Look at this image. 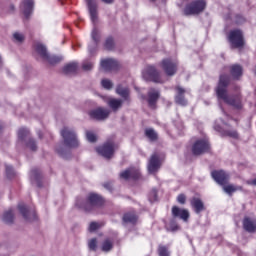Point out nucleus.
Wrapping results in <instances>:
<instances>
[{
  "mask_svg": "<svg viewBox=\"0 0 256 256\" xmlns=\"http://www.w3.org/2000/svg\"><path fill=\"white\" fill-rule=\"evenodd\" d=\"M108 105H109V107H111V109H113V111H117L119 109V107H121V105H123V101H121L119 99L111 98L108 101Z\"/></svg>",
  "mask_w": 256,
  "mask_h": 256,
  "instance_id": "nucleus-25",
  "label": "nucleus"
},
{
  "mask_svg": "<svg viewBox=\"0 0 256 256\" xmlns=\"http://www.w3.org/2000/svg\"><path fill=\"white\" fill-rule=\"evenodd\" d=\"M209 151V141L207 139H201L194 143L192 147V153L194 155H203Z\"/></svg>",
  "mask_w": 256,
  "mask_h": 256,
  "instance_id": "nucleus-8",
  "label": "nucleus"
},
{
  "mask_svg": "<svg viewBox=\"0 0 256 256\" xmlns=\"http://www.w3.org/2000/svg\"><path fill=\"white\" fill-rule=\"evenodd\" d=\"M6 173H7L8 177H11V175H13V167L6 166Z\"/></svg>",
  "mask_w": 256,
  "mask_h": 256,
  "instance_id": "nucleus-45",
  "label": "nucleus"
},
{
  "mask_svg": "<svg viewBox=\"0 0 256 256\" xmlns=\"http://www.w3.org/2000/svg\"><path fill=\"white\" fill-rule=\"evenodd\" d=\"M172 214L174 217H179L183 221H187V219H189V211L186 209H181L177 206L172 208Z\"/></svg>",
  "mask_w": 256,
  "mask_h": 256,
  "instance_id": "nucleus-16",
  "label": "nucleus"
},
{
  "mask_svg": "<svg viewBox=\"0 0 256 256\" xmlns=\"http://www.w3.org/2000/svg\"><path fill=\"white\" fill-rule=\"evenodd\" d=\"M243 227L248 233H255L256 231V219L246 217L243 220Z\"/></svg>",
  "mask_w": 256,
  "mask_h": 256,
  "instance_id": "nucleus-13",
  "label": "nucleus"
},
{
  "mask_svg": "<svg viewBox=\"0 0 256 256\" xmlns=\"http://www.w3.org/2000/svg\"><path fill=\"white\" fill-rule=\"evenodd\" d=\"M117 61L108 58L101 61V67L104 69V71H113V69H117L118 67Z\"/></svg>",
  "mask_w": 256,
  "mask_h": 256,
  "instance_id": "nucleus-15",
  "label": "nucleus"
},
{
  "mask_svg": "<svg viewBox=\"0 0 256 256\" xmlns=\"http://www.w3.org/2000/svg\"><path fill=\"white\" fill-rule=\"evenodd\" d=\"M228 135H229V137H233L234 139H237V137H238V134L236 131L229 132Z\"/></svg>",
  "mask_w": 256,
  "mask_h": 256,
  "instance_id": "nucleus-46",
  "label": "nucleus"
},
{
  "mask_svg": "<svg viewBox=\"0 0 256 256\" xmlns=\"http://www.w3.org/2000/svg\"><path fill=\"white\" fill-rule=\"evenodd\" d=\"M35 49L40 57H42L44 61H47V63H50V65H55V63H59V61H61V58L57 56H49L47 53V48H45V46H43L41 43H37L35 45Z\"/></svg>",
  "mask_w": 256,
  "mask_h": 256,
  "instance_id": "nucleus-5",
  "label": "nucleus"
},
{
  "mask_svg": "<svg viewBox=\"0 0 256 256\" xmlns=\"http://www.w3.org/2000/svg\"><path fill=\"white\" fill-rule=\"evenodd\" d=\"M102 1H104V3H112L113 2V0H102Z\"/></svg>",
  "mask_w": 256,
  "mask_h": 256,
  "instance_id": "nucleus-47",
  "label": "nucleus"
},
{
  "mask_svg": "<svg viewBox=\"0 0 256 256\" xmlns=\"http://www.w3.org/2000/svg\"><path fill=\"white\" fill-rule=\"evenodd\" d=\"M157 99H159V91L155 89H151L148 93V103L150 107H155V103H157Z\"/></svg>",
  "mask_w": 256,
  "mask_h": 256,
  "instance_id": "nucleus-20",
  "label": "nucleus"
},
{
  "mask_svg": "<svg viewBox=\"0 0 256 256\" xmlns=\"http://www.w3.org/2000/svg\"><path fill=\"white\" fill-rule=\"evenodd\" d=\"M158 254L159 256H169V249L165 246H159Z\"/></svg>",
  "mask_w": 256,
  "mask_h": 256,
  "instance_id": "nucleus-36",
  "label": "nucleus"
},
{
  "mask_svg": "<svg viewBox=\"0 0 256 256\" xmlns=\"http://www.w3.org/2000/svg\"><path fill=\"white\" fill-rule=\"evenodd\" d=\"M161 168V156L155 153L151 156L149 163H148V171L149 173H155L159 171Z\"/></svg>",
  "mask_w": 256,
  "mask_h": 256,
  "instance_id": "nucleus-9",
  "label": "nucleus"
},
{
  "mask_svg": "<svg viewBox=\"0 0 256 256\" xmlns=\"http://www.w3.org/2000/svg\"><path fill=\"white\" fill-rule=\"evenodd\" d=\"M186 199H187V198L185 197V195L180 194V195L178 196V198H177V201H178V203H181V205H184Z\"/></svg>",
  "mask_w": 256,
  "mask_h": 256,
  "instance_id": "nucleus-43",
  "label": "nucleus"
},
{
  "mask_svg": "<svg viewBox=\"0 0 256 256\" xmlns=\"http://www.w3.org/2000/svg\"><path fill=\"white\" fill-rule=\"evenodd\" d=\"M113 249V242L109 239L105 240L102 244V251H111Z\"/></svg>",
  "mask_w": 256,
  "mask_h": 256,
  "instance_id": "nucleus-30",
  "label": "nucleus"
},
{
  "mask_svg": "<svg viewBox=\"0 0 256 256\" xmlns=\"http://www.w3.org/2000/svg\"><path fill=\"white\" fill-rule=\"evenodd\" d=\"M28 147L32 150L35 151L37 149V145L35 144V141L30 140L28 143Z\"/></svg>",
  "mask_w": 256,
  "mask_h": 256,
  "instance_id": "nucleus-44",
  "label": "nucleus"
},
{
  "mask_svg": "<svg viewBox=\"0 0 256 256\" xmlns=\"http://www.w3.org/2000/svg\"><path fill=\"white\" fill-rule=\"evenodd\" d=\"M61 135L67 147H77L79 145V141H77V135L73 129L64 127L61 131Z\"/></svg>",
  "mask_w": 256,
  "mask_h": 256,
  "instance_id": "nucleus-4",
  "label": "nucleus"
},
{
  "mask_svg": "<svg viewBox=\"0 0 256 256\" xmlns=\"http://www.w3.org/2000/svg\"><path fill=\"white\" fill-rule=\"evenodd\" d=\"M241 186H235V185H226L223 186V190L225 191V193H227L228 195H233V193H235V191H241Z\"/></svg>",
  "mask_w": 256,
  "mask_h": 256,
  "instance_id": "nucleus-26",
  "label": "nucleus"
},
{
  "mask_svg": "<svg viewBox=\"0 0 256 256\" xmlns=\"http://www.w3.org/2000/svg\"><path fill=\"white\" fill-rule=\"evenodd\" d=\"M18 209H19L20 213L23 215L24 219L29 221V215H28L29 210H27V207L25 205H23V204H20L18 206Z\"/></svg>",
  "mask_w": 256,
  "mask_h": 256,
  "instance_id": "nucleus-31",
  "label": "nucleus"
},
{
  "mask_svg": "<svg viewBox=\"0 0 256 256\" xmlns=\"http://www.w3.org/2000/svg\"><path fill=\"white\" fill-rule=\"evenodd\" d=\"M116 146L113 142H107L102 147L97 148V153L105 157V159H111L113 153H115Z\"/></svg>",
  "mask_w": 256,
  "mask_h": 256,
  "instance_id": "nucleus-7",
  "label": "nucleus"
},
{
  "mask_svg": "<svg viewBox=\"0 0 256 256\" xmlns=\"http://www.w3.org/2000/svg\"><path fill=\"white\" fill-rule=\"evenodd\" d=\"M106 49H113V38H108L105 43Z\"/></svg>",
  "mask_w": 256,
  "mask_h": 256,
  "instance_id": "nucleus-42",
  "label": "nucleus"
},
{
  "mask_svg": "<svg viewBox=\"0 0 256 256\" xmlns=\"http://www.w3.org/2000/svg\"><path fill=\"white\" fill-rule=\"evenodd\" d=\"M191 206L193 207L196 213H201V211L205 209V206L203 205V201H201V199L197 197L192 198Z\"/></svg>",
  "mask_w": 256,
  "mask_h": 256,
  "instance_id": "nucleus-22",
  "label": "nucleus"
},
{
  "mask_svg": "<svg viewBox=\"0 0 256 256\" xmlns=\"http://www.w3.org/2000/svg\"><path fill=\"white\" fill-rule=\"evenodd\" d=\"M92 39L94 41V43H97L99 41V30H97V28H94L92 30Z\"/></svg>",
  "mask_w": 256,
  "mask_h": 256,
  "instance_id": "nucleus-40",
  "label": "nucleus"
},
{
  "mask_svg": "<svg viewBox=\"0 0 256 256\" xmlns=\"http://www.w3.org/2000/svg\"><path fill=\"white\" fill-rule=\"evenodd\" d=\"M227 85H229V77L225 75L220 76V81L216 89L217 97L219 100L224 101L227 105H232L239 109L241 107V99L237 97L236 99H231L227 95Z\"/></svg>",
  "mask_w": 256,
  "mask_h": 256,
  "instance_id": "nucleus-1",
  "label": "nucleus"
},
{
  "mask_svg": "<svg viewBox=\"0 0 256 256\" xmlns=\"http://www.w3.org/2000/svg\"><path fill=\"white\" fill-rule=\"evenodd\" d=\"M153 196H154V201H155V198L157 197V192H153Z\"/></svg>",
  "mask_w": 256,
  "mask_h": 256,
  "instance_id": "nucleus-48",
  "label": "nucleus"
},
{
  "mask_svg": "<svg viewBox=\"0 0 256 256\" xmlns=\"http://www.w3.org/2000/svg\"><path fill=\"white\" fill-rule=\"evenodd\" d=\"M162 68L166 75H175L177 71V62H173L171 59H165L162 61Z\"/></svg>",
  "mask_w": 256,
  "mask_h": 256,
  "instance_id": "nucleus-11",
  "label": "nucleus"
},
{
  "mask_svg": "<svg viewBox=\"0 0 256 256\" xmlns=\"http://www.w3.org/2000/svg\"><path fill=\"white\" fill-rule=\"evenodd\" d=\"M145 135L146 137H148V139H150L151 141H155V139H157V132H155V130L148 128L145 131Z\"/></svg>",
  "mask_w": 256,
  "mask_h": 256,
  "instance_id": "nucleus-29",
  "label": "nucleus"
},
{
  "mask_svg": "<svg viewBox=\"0 0 256 256\" xmlns=\"http://www.w3.org/2000/svg\"><path fill=\"white\" fill-rule=\"evenodd\" d=\"M21 10L26 17H29L33 11V0H24L21 4Z\"/></svg>",
  "mask_w": 256,
  "mask_h": 256,
  "instance_id": "nucleus-18",
  "label": "nucleus"
},
{
  "mask_svg": "<svg viewBox=\"0 0 256 256\" xmlns=\"http://www.w3.org/2000/svg\"><path fill=\"white\" fill-rule=\"evenodd\" d=\"M111 112L105 108H97L89 112V115L92 119H96L97 121H103L109 117Z\"/></svg>",
  "mask_w": 256,
  "mask_h": 256,
  "instance_id": "nucleus-10",
  "label": "nucleus"
},
{
  "mask_svg": "<svg viewBox=\"0 0 256 256\" xmlns=\"http://www.w3.org/2000/svg\"><path fill=\"white\" fill-rule=\"evenodd\" d=\"M77 67V62L68 63L64 66L63 72L66 75H71V73H75V71H77Z\"/></svg>",
  "mask_w": 256,
  "mask_h": 256,
  "instance_id": "nucleus-23",
  "label": "nucleus"
},
{
  "mask_svg": "<svg viewBox=\"0 0 256 256\" xmlns=\"http://www.w3.org/2000/svg\"><path fill=\"white\" fill-rule=\"evenodd\" d=\"M3 220L6 223H13V210H8L4 213Z\"/></svg>",
  "mask_w": 256,
  "mask_h": 256,
  "instance_id": "nucleus-32",
  "label": "nucleus"
},
{
  "mask_svg": "<svg viewBox=\"0 0 256 256\" xmlns=\"http://www.w3.org/2000/svg\"><path fill=\"white\" fill-rule=\"evenodd\" d=\"M205 7L207 3L204 0L193 1L184 8V15H199L205 11Z\"/></svg>",
  "mask_w": 256,
  "mask_h": 256,
  "instance_id": "nucleus-3",
  "label": "nucleus"
},
{
  "mask_svg": "<svg viewBox=\"0 0 256 256\" xmlns=\"http://www.w3.org/2000/svg\"><path fill=\"white\" fill-rule=\"evenodd\" d=\"M101 85L104 89H112L113 88V82L109 79H103L101 81Z\"/></svg>",
  "mask_w": 256,
  "mask_h": 256,
  "instance_id": "nucleus-33",
  "label": "nucleus"
},
{
  "mask_svg": "<svg viewBox=\"0 0 256 256\" xmlns=\"http://www.w3.org/2000/svg\"><path fill=\"white\" fill-rule=\"evenodd\" d=\"M89 13H90V19L92 23H97V5L95 4L94 0H86Z\"/></svg>",
  "mask_w": 256,
  "mask_h": 256,
  "instance_id": "nucleus-17",
  "label": "nucleus"
},
{
  "mask_svg": "<svg viewBox=\"0 0 256 256\" xmlns=\"http://www.w3.org/2000/svg\"><path fill=\"white\" fill-rule=\"evenodd\" d=\"M142 77L146 81H154V83H163L162 79L159 77V72L155 70L153 66H147L142 72Z\"/></svg>",
  "mask_w": 256,
  "mask_h": 256,
  "instance_id": "nucleus-6",
  "label": "nucleus"
},
{
  "mask_svg": "<svg viewBox=\"0 0 256 256\" xmlns=\"http://www.w3.org/2000/svg\"><path fill=\"white\" fill-rule=\"evenodd\" d=\"M176 91H177V95H176V98H175L176 103L178 105H182V106L187 105V100H185V98H183V94L185 93V89H183L181 87H177Z\"/></svg>",
  "mask_w": 256,
  "mask_h": 256,
  "instance_id": "nucleus-21",
  "label": "nucleus"
},
{
  "mask_svg": "<svg viewBox=\"0 0 256 256\" xmlns=\"http://www.w3.org/2000/svg\"><path fill=\"white\" fill-rule=\"evenodd\" d=\"M139 169L130 168L120 174L121 179H139Z\"/></svg>",
  "mask_w": 256,
  "mask_h": 256,
  "instance_id": "nucleus-14",
  "label": "nucleus"
},
{
  "mask_svg": "<svg viewBox=\"0 0 256 256\" xmlns=\"http://www.w3.org/2000/svg\"><path fill=\"white\" fill-rule=\"evenodd\" d=\"M83 71H91L93 69V62L90 61H84L82 64Z\"/></svg>",
  "mask_w": 256,
  "mask_h": 256,
  "instance_id": "nucleus-37",
  "label": "nucleus"
},
{
  "mask_svg": "<svg viewBox=\"0 0 256 256\" xmlns=\"http://www.w3.org/2000/svg\"><path fill=\"white\" fill-rule=\"evenodd\" d=\"M86 137L90 143H95V141H97V136L92 131H87Z\"/></svg>",
  "mask_w": 256,
  "mask_h": 256,
  "instance_id": "nucleus-34",
  "label": "nucleus"
},
{
  "mask_svg": "<svg viewBox=\"0 0 256 256\" xmlns=\"http://www.w3.org/2000/svg\"><path fill=\"white\" fill-rule=\"evenodd\" d=\"M88 204L91 207H95V205H103V198L95 193H91L88 196Z\"/></svg>",
  "mask_w": 256,
  "mask_h": 256,
  "instance_id": "nucleus-19",
  "label": "nucleus"
},
{
  "mask_svg": "<svg viewBox=\"0 0 256 256\" xmlns=\"http://www.w3.org/2000/svg\"><path fill=\"white\" fill-rule=\"evenodd\" d=\"M102 226H103V223L92 222V223H90L89 231H91V232L97 231V229H99V228L102 227Z\"/></svg>",
  "mask_w": 256,
  "mask_h": 256,
  "instance_id": "nucleus-35",
  "label": "nucleus"
},
{
  "mask_svg": "<svg viewBox=\"0 0 256 256\" xmlns=\"http://www.w3.org/2000/svg\"><path fill=\"white\" fill-rule=\"evenodd\" d=\"M27 135H29V130H27L26 128L19 129V131H18L19 139H23V137H27Z\"/></svg>",
  "mask_w": 256,
  "mask_h": 256,
  "instance_id": "nucleus-38",
  "label": "nucleus"
},
{
  "mask_svg": "<svg viewBox=\"0 0 256 256\" xmlns=\"http://www.w3.org/2000/svg\"><path fill=\"white\" fill-rule=\"evenodd\" d=\"M231 75L233 79H239L243 75V68L240 65H233L231 67Z\"/></svg>",
  "mask_w": 256,
  "mask_h": 256,
  "instance_id": "nucleus-24",
  "label": "nucleus"
},
{
  "mask_svg": "<svg viewBox=\"0 0 256 256\" xmlns=\"http://www.w3.org/2000/svg\"><path fill=\"white\" fill-rule=\"evenodd\" d=\"M13 37L18 43H22V41L25 39V36L19 32L14 33Z\"/></svg>",
  "mask_w": 256,
  "mask_h": 256,
  "instance_id": "nucleus-41",
  "label": "nucleus"
},
{
  "mask_svg": "<svg viewBox=\"0 0 256 256\" xmlns=\"http://www.w3.org/2000/svg\"><path fill=\"white\" fill-rule=\"evenodd\" d=\"M228 41L234 49H239L245 45L243 32L239 29L231 30L228 35Z\"/></svg>",
  "mask_w": 256,
  "mask_h": 256,
  "instance_id": "nucleus-2",
  "label": "nucleus"
},
{
  "mask_svg": "<svg viewBox=\"0 0 256 256\" xmlns=\"http://www.w3.org/2000/svg\"><path fill=\"white\" fill-rule=\"evenodd\" d=\"M88 247L89 249H91L92 251H95L97 249V239L93 238L89 241L88 243Z\"/></svg>",
  "mask_w": 256,
  "mask_h": 256,
  "instance_id": "nucleus-39",
  "label": "nucleus"
},
{
  "mask_svg": "<svg viewBox=\"0 0 256 256\" xmlns=\"http://www.w3.org/2000/svg\"><path fill=\"white\" fill-rule=\"evenodd\" d=\"M0 63H1V58H0Z\"/></svg>",
  "mask_w": 256,
  "mask_h": 256,
  "instance_id": "nucleus-50",
  "label": "nucleus"
},
{
  "mask_svg": "<svg viewBox=\"0 0 256 256\" xmlns=\"http://www.w3.org/2000/svg\"><path fill=\"white\" fill-rule=\"evenodd\" d=\"M83 207V209H85L86 211H89V207H87V206H82Z\"/></svg>",
  "mask_w": 256,
  "mask_h": 256,
  "instance_id": "nucleus-49",
  "label": "nucleus"
},
{
  "mask_svg": "<svg viewBox=\"0 0 256 256\" xmlns=\"http://www.w3.org/2000/svg\"><path fill=\"white\" fill-rule=\"evenodd\" d=\"M116 92L120 97H123L124 99H127L129 97V89L123 88L122 86H118L116 89Z\"/></svg>",
  "mask_w": 256,
  "mask_h": 256,
  "instance_id": "nucleus-28",
  "label": "nucleus"
},
{
  "mask_svg": "<svg viewBox=\"0 0 256 256\" xmlns=\"http://www.w3.org/2000/svg\"><path fill=\"white\" fill-rule=\"evenodd\" d=\"M212 177L216 181V183H219V185H225V183L229 181V174H227L223 170L213 171Z\"/></svg>",
  "mask_w": 256,
  "mask_h": 256,
  "instance_id": "nucleus-12",
  "label": "nucleus"
},
{
  "mask_svg": "<svg viewBox=\"0 0 256 256\" xmlns=\"http://www.w3.org/2000/svg\"><path fill=\"white\" fill-rule=\"evenodd\" d=\"M125 223H135L137 221V215L135 213H127L123 217Z\"/></svg>",
  "mask_w": 256,
  "mask_h": 256,
  "instance_id": "nucleus-27",
  "label": "nucleus"
}]
</instances>
